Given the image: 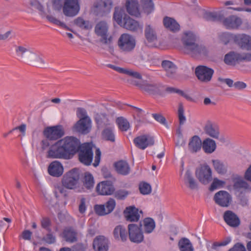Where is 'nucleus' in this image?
Instances as JSON below:
<instances>
[{
    "label": "nucleus",
    "instance_id": "1",
    "mask_svg": "<svg viewBox=\"0 0 251 251\" xmlns=\"http://www.w3.org/2000/svg\"><path fill=\"white\" fill-rule=\"evenodd\" d=\"M80 145V141L77 138L65 137L50 146L47 157L52 159H70L78 152Z\"/></svg>",
    "mask_w": 251,
    "mask_h": 251
},
{
    "label": "nucleus",
    "instance_id": "2",
    "mask_svg": "<svg viewBox=\"0 0 251 251\" xmlns=\"http://www.w3.org/2000/svg\"><path fill=\"white\" fill-rule=\"evenodd\" d=\"M17 56L23 60L30 65L38 67H42L45 62L41 55L28 48L23 46H17L15 48Z\"/></svg>",
    "mask_w": 251,
    "mask_h": 251
},
{
    "label": "nucleus",
    "instance_id": "3",
    "mask_svg": "<svg viewBox=\"0 0 251 251\" xmlns=\"http://www.w3.org/2000/svg\"><path fill=\"white\" fill-rule=\"evenodd\" d=\"M196 41V37L193 32L186 31L184 33L182 41L183 45V51L185 53L196 55L206 53L205 48L197 44Z\"/></svg>",
    "mask_w": 251,
    "mask_h": 251
},
{
    "label": "nucleus",
    "instance_id": "4",
    "mask_svg": "<svg viewBox=\"0 0 251 251\" xmlns=\"http://www.w3.org/2000/svg\"><path fill=\"white\" fill-rule=\"evenodd\" d=\"M113 19L116 23L126 29L136 31L142 28L138 22L127 15L124 8L116 7Z\"/></svg>",
    "mask_w": 251,
    "mask_h": 251
},
{
    "label": "nucleus",
    "instance_id": "5",
    "mask_svg": "<svg viewBox=\"0 0 251 251\" xmlns=\"http://www.w3.org/2000/svg\"><path fill=\"white\" fill-rule=\"evenodd\" d=\"M220 38L224 44L233 40L242 49L251 50V37L246 34H232L228 32L222 33Z\"/></svg>",
    "mask_w": 251,
    "mask_h": 251
},
{
    "label": "nucleus",
    "instance_id": "6",
    "mask_svg": "<svg viewBox=\"0 0 251 251\" xmlns=\"http://www.w3.org/2000/svg\"><path fill=\"white\" fill-rule=\"evenodd\" d=\"M79 176L75 169L66 173L62 179V185L67 189L76 190L79 187Z\"/></svg>",
    "mask_w": 251,
    "mask_h": 251
},
{
    "label": "nucleus",
    "instance_id": "7",
    "mask_svg": "<svg viewBox=\"0 0 251 251\" xmlns=\"http://www.w3.org/2000/svg\"><path fill=\"white\" fill-rule=\"evenodd\" d=\"M78 152L80 162L85 165H90L93 158L91 145L88 143L81 144Z\"/></svg>",
    "mask_w": 251,
    "mask_h": 251
},
{
    "label": "nucleus",
    "instance_id": "8",
    "mask_svg": "<svg viewBox=\"0 0 251 251\" xmlns=\"http://www.w3.org/2000/svg\"><path fill=\"white\" fill-rule=\"evenodd\" d=\"M118 45L122 51L129 52L135 48L136 41L134 38L131 35L127 33H124L120 37L118 41Z\"/></svg>",
    "mask_w": 251,
    "mask_h": 251
},
{
    "label": "nucleus",
    "instance_id": "9",
    "mask_svg": "<svg viewBox=\"0 0 251 251\" xmlns=\"http://www.w3.org/2000/svg\"><path fill=\"white\" fill-rule=\"evenodd\" d=\"M108 25L106 22L101 21L98 23L95 28V31L98 36H100V41L106 45H110L112 42L113 37L107 34Z\"/></svg>",
    "mask_w": 251,
    "mask_h": 251
},
{
    "label": "nucleus",
    "instance_id": "10",
    "mask_svg": "<svg viewBox=\"0 0 251 251\" xmlns=\"http://www.w3.org/2000/svg\"><path fill=\"white\" fill-rule=\"evenodd\" d=\"M80 10V6L78 0H65L63 6L64 14L68 17H74L76 15Z\"/></svg>",
    "mask_w": 251,
    "mask_h": 251
},
{
    "label": "nucleus",
    "instance_id": "11",
    "mask_svg": "<svg viewBox=\"0 0 251 251\" xmlns=\"http://www.w3.org/2000/svg\"><path fill=\"white\" fill-rule=\"evenodd\" d=\"M204 130L207 135L213 138L219 140L220 142L224 143L226 142L225 137L220 135L219 128L217 125L211 122H208L204 127Z\"/></svg>",
    "mask_w": 251,
    "mask_h": 251
},
{
    "label": "nucleus",
    "instance_id": "12",
    "mask_svg": "<svg viewBox=\"0 0 251 251\" xmlns=\"http://www.w3.org/2000/svg\"><path fill=\"white\" fill-rule=\"evenodd\" d=\"M92 122L90 117L80 118L74 126V131L82 134H87L91 131Z\"/></svg>",
    "mask_w": 251,
    "mask_h": 251
},
{
    "label": "nucleus",
    "instance_id": "13",
    "mask_svg": "<svg viewBox=\"0 0 251 251\" xmlns=\"http://www.w3.org/2000/svg\"><path fill=\"white\" fill-rule=\"evenodd\" d=\"M132 83L138 86L142 91L150 94H156L160 92V86L156 84L148 83L146 81L133 80Z\"/></svg>",
    "mask_w": 251,
    "mask_h": 251
},
{
    "label": "nucleus",
    "instance_id": "14",
    "mask_svg": "<svg viewBox=\"0 0 251 251\" xmlns=\"http://www.w3.org/2000/svg\"><path fill=\"white\" fill-rule=\"evenodd\" d=\"M251 61V53L240 54L234 52H230L226 54L224 58L225 62L227 65H234L238 61Z\"/></svg>",
    "mask_w": 251,
    "mask_h": 251
},
{
    "label": "nucleus",
    "instance_id": "15",
    "mask_svg": "<svg viewBox=\"0 0 251 251\" xmlns=\"http://www.w3.org/2000/svg\"><path fill=\"white\" fill-rule=\"evenodd\" d=\"M196 175L199 181L202 184H208L212 180V170L206 164L201 166L197 169Z\"/></svg>",
    "mask_w": 251,
    "mask_h": 251
},
{
    "label": "nucleus",
    "instance_id": "16",
    "mask_svg": "<svg viewBox=\"0 0 251 251\" xmlns=\"http://www.w3.org/2000/svg\"><path fill=\"white\" fill-rule=\"evenodd\" d=\"M135 146L141 150H145L154 144V138L149 134H144L138 136L133 140Z\"/></svg>",
    "mask_w": 251,
    "mask_h": 251
},
{
    "label": "nucleus",
    "instance_id": "17",
    "mask_svg": "<svg viewBox=\"0 0 251 251\" xmlns=\"http://www.w3.org/2000/svg\"><path fill=\"white\" fill-rule=\"evenodd\" d=\"M214 73L213 69L205 66H199L195 69V74L198 78L202 82L209 81Z\"/></svg>",
    "mask_w": 251,
    "mask_h": 251
},
{
    "label": "nucleus",
    "instance_id": "18",
    "mask_svg": "<svg viewBox=\"0 0 251 251\" xmlns=\"http://www.w3.org/2000/svg\"><path fill=\"white\" fill-rule=\"evenodd\" d=\"M129 237L131 242L140 243L144 239V236L140 227L135 224H129L128 226Z\"/></svg>",
    "mask_w": 251,
    "mask_h": 251
},
{
    "label": "nucleus",
    "instance_id": "19",
    "mask_svg": "<svg viewBox=\"0 0 251 251\" xmlns=\"http://www.w3.org/2000/svg\"><path fill=\"white\" fill-rule=\"evenodd\" d=\"M64 133L60 126L46 128L44 131L45 136L50 140H56L63 136Z\"/></svg>",
    "mask_w": 251,
    "mask_h": 251
},
{
    "label": "nucleus",
    "instance_id": "20",
    "mask_svg": "<svg viewBox=\"0 0 251 251\" xmlns=\"http://www.w3.org/2000/svg\"><path fill=\"white\" fill-rule=\"evenodd\" d=\"M96 192L100 195H110L115 190L113 183L110 181H103L99 183L96 188Z\"/></svg>",
    "mask_w": 251,
    "mask_h": 251
},
{
    "label": "nucleus",
    "instance_id": "21",
    "mask_svg": "<svg viewBox=\"0 0 251 251\" xmlns=\"http://www.w3.org/2000/svg\"><path fill=\"white\" fill-rule=\"evenodd\" d=\"M215 202L222 207H227L232 200L230 195L226 191H220L214 197Z\"/></svg>",
    "mask_w": 251,
    "mask_h": 251
},
{
    "label": "nucleus",
    "instance_id": "22",
    "mask_svg": "<svg viewBox=\"0 0 251 251\" xmlns=\"http://www.w3.org/2000/svg\"><path fill=\"white\" fill-rule=\"evenodd\" d=\"M83 186L77 188L76 192L84 193L88 190H91L94 186V179L93 176L89 172H86L84 174L82 179Z\"/></svg>",
    "mask_w": 251,
    "mask_h": 251
},
{
    "label": "nucleus",
    "instance_id": "23",
    "mask_svg": "<svg viewBox=\"0 0 251 251\" xmlns=\"http://www.w3.org/2000/svg\"><path fill=\"white\" fill-rule=\"evenodd\" d=\"M224 25L228 29H238L242 24V19L236 15H231L223 20Z\"/></svg>",
    "mask_w": 251,
    "mask_h": 251
},
{
    "label": "nucleus",
    "instance_id": "24",
    "mask_svg": "<svg viewBox=\"0 0 251 251\" xmlns=\"http://www.w3.org/2000/svg\"><path fill=\"white\" fill-rule=\"evenodd\" d=\"M233 188L240 194L245 193L251 190V187L242 177L237 176L233 178Z\"/></svg>",
    "mask_w": 251,
    "mask_h": 251
},
{
    "label": "nucleus",
    "instance_id": "25",
    "mask_svg": "<svg viewBox=\"0 0 251 251\" xmlns=\"http://www.w3.org/2000/svg\"><path fill=\"white\" fill-rule=\"evenodd\" d=\"M48 173L51 176L59 177L64 172L62 164L58 161H53L50 163L48 169Z\"/></svg>",
    "mask_w": 251,
    "mask_h": 251
},
{
    "label": "nucleus",
    "instance_id": "26",
    "mask_svg": "<svg viewBox=\"0 0 251 251\" xmlns=\"http://www.w3.org/2000/svg\"><path fill=\"white\" fill-rule=\"evenodd\" d=\"M93 246L95 251H108V240L103 236H97L94 240Z\"/></svg>",
    "mask_w": 251,
    "mask_h": 251
},
{
    "label": "nucleus",
    "instance_id": "27",
    "mask_svg": "<svg viewBox=\"0 0 251 251\" xmlns=\"http://www.w3.org/2000/svg\"><path fill=\"white\" fill-rule=\"evenodd\" d=\"M98 11L102 14L108 13L113 7L112 0H98L94 4Z\"/></svg>",
    "mask_w": 251,
    "mask_h": 251
},
{
    "label": "nucleus",
    "instance_id": "28",
    "mask_svg": "<svg viewBox=\"0 0 251 251\" xmlns=\"http://www.w3.org/2000/svg\"><path fill=\"white\" fill-rule=\"evenodd\" d=\"M142 211H139V210L134 206H129L126 207L124 211V214L127 221L130 222H137L140 217V213H142Z\"/></svg>",
    "mask_w": 251,
    "mask_h": 251
},
{
    "label": "nucleus",
    "instance_id": "29",
    "mask_svg": "<svg viewBox=\"0 0 251 251\" xmlns=\"http://www.w3.org/2000/svg\"><path fill=\"white\" fill-rule=\"evenodd\" d=\"M223 217L226 223L230 226L236 227L240 224V222L239 218L231 211H226L224 213Z\"/></svg>",
    "mask_w": 251,
    "mask_h": 251
},
{
    "label": "nucleus",
    "instance_id": "30",
    "mask_svg": "<svg viewBox=\"0 0 251 251\" xmlns=\"http://www.w3.org/2000/svg\"><path fill=\"white\" fill-rule=\"evenodd\" d=\"M126 6L127 11L130 15L137 17L140 16L137 0H126Z\"/></svg>",
    "mask_w": 251,
    "mask_h": 251
},
{
    "label": "nucleus",
    "instance_id": "31",
    "mask_svg": "<svg viewBox=\"0 0 251 251\" xmlns=\"http://www.w3.org/2000/svg\"><path fill=\"white\" fill-rule=\"evenodd\" d=\"M116 172L123 176H126L129 174L130 168L128 163L126 161L120 160L114 164Z\"/></svg>",
    "mask_w": 251,
    "mask_h": 251
},
{
    "label": "nucleus",
    "instance_id": "32",
    "mask_svg": "<svg viewBox=\"0 0 251 251\" xmlns=\"http://www.w3.org/2000/svg\"><path fill=\"white\" fill-rule=\"evenodd\" d=\"M202 148V142L201 138L197 135L193 136L188 144L189 151L193 153L200 151Z\"/></svg>",
    "mask_w": 251,
    "mask_h": 251
},
{
    "label": "nucleus",
    "instance_id": "33",
    "mask_svg": "<svg viewBox=\"0 0 251 251\" xmlns=\"http://www.w3.org/2000/svg\"><path fill=\"white\" fill-rule=\"evenodd\" d=\"M161 65L166 72V75L169 77H174L176 73V66L171 61L164 60Z\"/></svg>",
    "mask_w": 251,
    "mask_h": 251
},
{
    "label": "nucleus",
    "instance_id": "34",
    "mask_svg": "<svg viewBox=\"0 0 251 251\" xmlns=\"http://www.w3.org/2000/svg\"><path fill=\"white\" fill-rule=\"evenodd\" d=\"M202 148L206 153H212L216 150V142L212 139L209 138H206L202 143Z\"/></svg>",
    "mask_w": 251,
    "mask_h": 251
},
{
    "label": "nucleus",
    "instance_id": "35",
    "mask_svg": "<svg viewBox=\"0 0 251 251\" xmlns=\"http://www.w3.org/2000/svg\"><path fill=\"white\" fill-rule=\"evenodd\" d=\"M76 232L72 227L65 228L62 233V237L64 240L70 243H73L76 241Z\"/></svg>",
    "mask_w": 251,
    "mask_h": 251
},
{
    "label": "nucleus",
    "instance_id": "36",
    "mask_svg": "<svg viewBox=\"0 0 251 251\" xmlns=\"http://www.w3.org/2000/svg\"><path fill=\"white\" fill-rule=\"evenodd\" d=\"M109 66L110 68L113 69L114 70L117 71L118 72L127 75L134 78H137L139 79H141L142 78L141 75L137 72L133 71L131 70H128L119 67L114 66L112 65H110Z\"/></svg>",
    "mask_w": 251,
    "mask_h": 251
},
{
    "label": "nucleus",
    "instance_id": "37",
    "mask_svg": "<svg viewBox=\"0 0 251 251\" xmlns=\"http://www.w3.org/2000/svg\"><path fill=\"white\" fill-rule=\"evenodd\" d=\"M163 24L165 27L171 31H176L179 29V24L173 18L165 17L163 19Z\"/></svg>",
    "mask_w": 251,
    "mask_h": 251
},
{
    "label": "nucleus",
    "instance_id": "38",
    "mask_svg": "<svg viewBox=\"0 0 251 251\" xmlns=\"http://www.w3.org/2000/svg\"><path fill=\"white\" fill-rule=\"evenodd\" d=\"M146 38L149 43H152L153 46H156L157 42V36L154 30L151 25L146 26L145 30Z\"/></svg>",
    "mask_w": 251,
    "mask_h": 251
},
{
    "label": "nucleus",
    "instance_id": "39",
    "mask_svg": "<svg viewBox=\"0 0 251 251\" xmlns=\"http://www.w3.org/2000/svg\"><path fill=\"white\" fill-rule=\"evenodd\" d=\"M143 229L145 233H151L155 227V223L151 218H146L143 221Z\"/></svg>",
    "mask_w": 251,
    "mask_h": 251
},
{
    "label": "nucleus",
    "instance_id": "40",
    "mask_svg": "<svg viewBox=\"0 0 251 251\" xmlns=\"http://www.w3.org/2000/svg\"><path fill=\"white\" fill-rule=\"evenodd\" d=\"M178 246L180 251H194L193 245L188 238H181L178 241Z\"/></svg>",
    "mask_w": 251,
    "mask_h": 251
},
{
    "label": "nucleus",
    "instance_id": "41",
    "mask_svg": "<svg viewBox=\"0 0 251 251\" xmlns=\"http://www.w3.org/2000/svg\"><path fill=\"white\" fill-rule=\"evenodd\" d=\"M113 234L116 239H120L123 241H126L127 237L126 229L122 226H117L114 230Z\"/></svg>",
    "mask_w": 251,
    "mask_h": 251
},
{
    "label": "nucleus",
    "instance_id": "42",
    "mask_svg": "<svg viewBox=\"0 0 251 251\" xmlns=\"http://www.w3.org/2000/svg\"><path fill=\"white\" fill-rule=\"evenodd\" d=\"M213 168L219 174L224 175L227 172V167L224 162L218 159L212 160Z\"/></svg>",
    "mask_w": 251,
    "mask_h": 251
},
{
    "label": "nucleus",
    "instance_id": "43",
    "mask_svg": "<svg viewBox=\"0 0 251 251\" xmlns=\"http://www.w3.org/2000/svg\"><path fill=\"white\" fill-rule=\"evenodd\" d=\"M114 126H109L105 128L101 133V136L103 139L111 142L115 141V136L113 132Z\"/></svg>",
    "mask_w": 251,
    "mask_h": 251
},
{
    "label": "nucleus",
    "instance_id": "44",
    "mask_svg": "<svg viewBox=\"0 0 251 251\" xmlns=\"http://www.w3.org/2000/svg\"><path fill=\"white\" fill-rule=\"evenodd\" d=\"M95 120L98 126L109 125V121L106 115L103 113H97L95 115Z\"/></svg>",
    "mask_w": 251,
    "mask_h": 251
},
{
    "label": "nucleus",
    "instance_id": "45",
    "mask_svg": "<svg viewBox=\"0 0 251 251\" xmlns=\"http://www.w3.org/2000/svg\"><path fill=\"white\" fill-rule=\"evenodd\" d=\"M119 128L122 131H126L130 127L128 121L123 117H118L116 120Z\"/></svg>",
    "mask_w": 251,
    "mask_h": 251
},
{
    "label": "nucleus",
    "instance_id": "46",
    "mask_svg": "<svg viewBox=\"0 0 251 251\" xmlns=\"http://www.w3.org/2000/svg\"><path fill=\"white\" fill-rule=\"evenodd\" d=\"M46 18L50 22L55 25H57L59 27L63 28L66 30L72 31V29L69 27H68L64 23L58 20L54 16L51 15H47L46 16Z\"/></svg>",
    "mask_w": 251,
    "mask_h": 251
},
{
    "label": "nucleus",
    "instance_id": "47",
    "mask_svg": "<svg viewBox=\"0 0 251 251\" xmlns=\"http://www.w3.org/2000/svg\"><path fill=\"white\" fill-rule=\"evenodd\" d=\"M74 24L80 28L84 29H90L92 25L88 21H85L83 18L78 17L74 21Z\"/></svg>",
    "mask_w": 251,
    "mask_h": 251
},
{
    "label": "nucleus",
    "instance_id": "48",
    "mask_svg": "<svg viewBox=\"0 0 251 251\" xmlns=\"http://www.w3.org/2000/svg\"><path fill=\"white\" fill-rule=\"evenodd\" d=\"M185 183L188 184V187L191 189H195L197 188L196 181L189 171H187L185 174Z\"/></svg>",
    "mask_w": 251,
    "mask_h": 251
},
{
    "label": "nucleus",
    "instance_id": "49",
    "mask_svg": "<svg viewBox=\"0 0 251 251\" xmlns=\"http://www.w3.org/2000/svg\"><path fill=\"white\" fill-rule=\"evenodd\" d=\"M139 189L140 193L143 195H148L151 193V186L147 182H141L139 184Z\"/></svg>",
    "mask_w": 251,
    "mask_h": 251
},
{
    "label": "nucleus",
    "instance_id": "50",
    "mask_svg": "<svg viewBox=\"0 0 251 251\" xmlns=\"http://www.w3.org/2000/svg\"><path fill=\"white\" fill-rule=\"evenodd\" d=\"M225 184V181L215 177L213 179V182L210 186L209 190L213 191L218 188L222 187Z\"/></svg>",
    "mask_w": 251,
    "mask_h": 251
},
{
    "label": "nucleus",
    "instance_id": "51",
    "mask_svg": "<svg viewBox=\"0 0 251 251\" xmlns=\"http://www.w3.org/2000/svg\"><path fill=\"white\" fill-rule=\"evenodd\" d=\"M178 116L180 125H183L186 121L184 115V107L182 103H179L178 108Z\"/></svg>",
    "mask_w": 251,
    "mask_h": 251
},
{
    "label": "nucleus",
    "instance_id": "52",
    "mask_svg": "<svg viewBox=\"0 0 251 251\" xmlns=\"http://www.w3.org/2000/svg\"><path fill=\"white\" fill-rule=\"evenodd\" d=\"M42 241L48 244H52L56 242L55 236L50 231L42 238Z\"/></svg>",
    "mask_w": 251,
    "mask_h": 251
},
{
    "label": "nucleus",
    "instance_id": "53",
    "mask_svg": "<svg viewBox=\"0 0 251 251\" xmlns=\"http://www.w3.org/2000/svg\"><path fill=\"white\" fill-rule=\"evenodd\" d=\"M96 213L100 216L108 214L104 205H96L94 207Z\"/></svg>",
    "mask_w": 251,
    "mask_h": 251
},
{
    "label": "nucleus",
    "instance_id": "54",
    "mask_svg": "<svg viewBox=\"0 0 251 251\" xmlns=\"http://www.w3.org/2000/svg\"><path fill=\"white\" fill-rule=\"evenodd\" d=\"M143 10L144 12L147 15L152 13L154 10V6L153 2L143 5Z\"/></svg>",
    "mask_w": 251,
    "mask_h": 251
},
{
    "label": "nucleus",
    "instance_id": "55",
    "mask_svg": "<svg viewBox=\"0 0 251 251\" xmlns=\"http://www.w3.org/2000/svg\"><path fill=\"white\" fill-rule=\"evenodd\" d=\"M104 205L106 208V210H107V213L109 214L111 213L114 209L116 205V202L114 199H110L106 202Z\"/></svg>",
    "mask_w": 251,
    "mask_h": 251
},
{
    "label": "nucleus",
    "instance_id": "56",
    "mask_svg": "<svg viewBox=\"0 0 251 251\" xmlns=\"http://www.w3.org/2000/svg\"><path fill=\"white\" fill-rule=\"evenodd\" d=\"M129 194V192L126 190L121 189L115 193V197L119 200H124Z\"/></svg>",
    "mask_w": 251,
    "mask_h": 251
},
{
    "label": "nucleus",
    "instance_id": "57",
    "mask_svg": "<svg viewBox=\"0 0 251 251\" xmlns=\"http://www.w3.org/2000/svg\"><path fill=\"white\" fill-rule=\"evenodd\" d=\"M51 221L49 218L45 217L41 220V226L42 228L48 231H51L50 229Z\"/></svg>",
    "mask_w": 251,
    "mask_h": 251
},
{
    "label": "nucleus",
    "instance_id": "58",
    "mask_svg": "<svg viewBox=\"0 0 251 251\" xmlns=\"http://www.w3.org/2000/svg\"><path fill=\"white\" fill-rule=\"evenodd\" d=\"M205 18L207 20L215 21L220 18V15L218 12H208L205 14Z\"/></svg>",
    "mask_w": 251,
    "mask_h": 251
},
{
    "label": "nucleus",
    "instance_id": "59",
    "mask_svg": "<svg viewBox=\"0 0 251 251\" xmlns=\"http://www.w3.org/2000/svg\"><path fill=\"white\" fill-rule=\"evenodd\" d=\"M53 8L55 10H60L62 7L63 1L65 0H51Z\"/></svg>",
    "mask_w": 251,
    "mask_h": 251
},
{
    "label": "nucleus",
    "instance_id": "60",
    "mask_svg": "<svg viewBox=\"0 0 251 251\" xmlns=\"http://www.w3.org/2000/svg\"><path fill=\"white\" fill-rule=\"evenodd\" d=\"M76 115L77 117L80 119V118H83L85 117H89L87 116V113L86 110L81 107L78 108L76 110Z\"/></svg>",
    "mask_w": 251,
    "mask_h": 251
},
{
    "label": "nucleus",
    "instance_id": "61",
    "mask_svg": "<svg viewBox=\"0 0 251 251\" xmlns=\"http://www.w3.org/2000/svg\"><path fill=\"white\" fill-rule=\"evenodd\" d=\"M78 210H79V212L81 214L84 213L86 211V199L84 198H82L80 199V204L79 205V207H78Z\"/></svg>",
    "mask_w": 251,
    "mask_h": 251
},
{
    "label": "nucleus",
    "instance_id": "62",
    "mask_svg": "<svg viewBox=\"0 0 251 251\" xmlns=\"http://www.w3.org/2000/svg\"><path fill=\"white\" fill-rule=\"evenodd\" d=\"M231 238L230 237H227L223 241L220 242H215L213 243V246L216 248L220 246H225L231 242Z\"/></svg>",
    "mask_w": 251,
    "mask_h": 251
},
{
    "label": "nucleus",
    "instance_id": "63",
    "mask_svg": "<svg viewBox=\"0 0 251 251\" xmlns=\"http://www.w3.org/2000/svg\"><path fill=\"white\" fill-rule=\"evenodd\" d=\"M231 238L230 237H227L223 241L220 242H215L213 243V246L216 248L220 246H225L231 242Z\"/></svg>",
    "mask_w": 251,
    "mask_h": 251
},
{
    "label": "nucleus",
    "instance_id": "64",
    "mask_svg": "<svg viewBox=\"0 0 251 251\" xmlns=\"http://www.w3.org/2000/svg\"><path fill=\"white\" fill-rule=\"evenodd\" d=\"M228 251H246L245 246L241 243L236 244L234 247Z\"/></svg>",
    "mask_w": 251,
    "mask_h": 251
}]
</instances>
